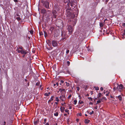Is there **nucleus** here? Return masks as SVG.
<instances>
[{
    "instance_id": "nucleus-1",
    "label": "nucleus",
    "mask_w": 125,
    "mask_h": 125,
    "mask_svg": "<svg viewBox=\"0 0 125 125\" xmlns=\"http://www.w3.org/2000/svg\"><path fill=\"white\" fill-rule=\"evenodd\" d=\"M71 10L70 8H69L66 9V15L69 18H73L75 17V15L74 14H72L70 12V10Z\"/></svg>"
},
{
    "instance_id": "nucleus-2",
    "label": "nucleus",
    "mask_w": 125,
    "mask_h": 125,
    "mask_svg": "<svg viewBox=\"0 0 125 125\" xmlns=\"http://www.w3.org/2000/svg\"><path fill=\"white\" fill-rule=\"evenodd\" d=\"M66 35V32L64 31H62L61 36L62 37V41H64L66 40L67 38V36Z\"/></svg>"
},
{
    "instance_id": "nucleus-3",
    "label": "nucleus",
    "mask_w": 125,
    "mask_h": 125,
    "mask_svg": "<svg viewBox=\"0 0 125 125\" xmlns=\"http://www.w3.org/2000/svg\"><path fill=\"white\" fill-rule=\"evenodd\" d=\"M70 4L72 8L73 9H74L75 8V9H74V10L76 11V14H78L79 11L78 9L77 8V7L76 6V5L75 4L73 5L72 4Z\"/></svg>"
},
{
    "instance_id": "nucleus-4",
    "label": "nucleus",
    "mask_w": 125,
    "mask_h": 125,
    "mask_svg": "<svg viewBox=\"0 0 125 125\" xmlns=\"http://www.w3.org/2000/svg\"><path fill=\"white\" fill-rule=\"evenodd\" d=\"M117 85H118L116 87V89H117L119 91H121L123 89H125V88L123 86L122 84H120L119 85L117 84Z\"/></svg>"
},
{
    "instance_id": "nucleus-5",
    "label": "nucleus",
    "mask_w": 125,
    "mask_h": 125,
    "mask_svg": "<svg viewBox=\"0 0 125 125\" xmlns=\"http://www.w3.org/2000/svg\"><path fill=\"white\" fill-rule=\"evenodd\" d=\"M43 3V5L45 6V7L47 9H49V3L46 1H43L42 2Z\"/></svg>"
},
{
    "instance_id": "nucleus-6",
    "label": "nucleus",
    "mask_w": 125,
    "mask_h": 125,
    "mask_svg": "<svg viewBox=\"0 0 125 125\" xmlns=\"http://www.w3.org/2000/svg\"><path fill=\"white\" fill-rule=\"evenodd\" d=\"M34 73V72L32 71V75L33 76V77L34 79V81L32 82V83H33L34 82L35 83L36 81H37V80L38 79L37 77L36 76L35 74Z\"/></svg>"
},
{
    "instance_id": "nucleus-7",
    "label": "nucleus",
    "mask_w": 125,
    "mask_h": 125,
    "mask_svg": "<svg viewBox=\"0 0 125 125\" xmlns=\"http://www.w3.org/2000/svg\"><path fill=\"white\" fill-rule=\"evenodd\" d=\"M52 46L53 47H56L58 46V42L56 40H52Z\"/></svg>"
},
{
    "instance_id": "nucleus-8",
    "label": "nucleus",
    "mask_w": 125,
    "mask_h": 125,
    "mask_svg": "<svg viewBox=\"0 0 125 125\" xmlns=\"http://www.w3.org/2000/svg\"><path fill=\"white\" fill-rule=\"evenodd\" d=\"M68 30L69 32V33L71 34L73 31V29L72 26L69 25L68 26Z\"/></svg>"
},
{
    "instance_id": "nucleus-9",
    "label": "nucleus",
    "mask_w": 125,
    "mask_h": 125,
    "mask_svg": "<svg viewBox=\"0 0 125 125\" xmlns=\"http://www.w3.org/2000/svg\"><path fill=\"white\" fill-rule=\"evenodd\" d=\"M60 98L62 101H64L65 99V96L63 95H62L61 96H60Z\"/></svg>"
},
{
    "instance_id": "nucleus-10",
    "label": "nucleus",
    "mask_w": 125,
    "mask_h": 125,
    "mask_svg": "<svg viewBox=\"0 0 125 125\" xmlns=\"http://www.w3.org/2000/svg\"><path fill=\"white\" fill-rule=\"evenodd\" d=\"M33 92L32 94L33 95V96H34V95L35 94H38V93H37L36 89H34V90L33 91Z\"/></svg>"
},
{
    "instance_id": "nucleus-11",
    "label": "nucleus",
    "mask_w": 125,
    "mask_h": 125,
    "mask_svg": "<svg viewBox=\"0 0 125 125\" xmlns=\"http://www.w3.org/2000/svg\"><path fill=\"white\" fill-rule=\"evenodd\" d=\"M52 14L53 15V16L55 18H56V15L57 13L56 11L55 10H52Z\"/></svg>"
},
{
    "instance_id": "nucleus-12",
    "label": "nucleus",
    "mask_w": 125,
    "mask_h": 125,
    "mask_svg": "<svg viewBox=\"0 0 125 125\" xmlns=\"http://www.w3.org/2000/svg\"><path fill=\"white\" fill-rule=\"evenodd\" d=\"M47 11H48V12H49L50 10H48L47 11L45 9H42L41 10V11L42 13L43 14H44L46 13L47 12Z\"/></svg>"
},
{
    "instance_id": "nucleus-13",
    "label": "nucleus",
    "mask_w": 125,
    "mask_h": 125,
    "mask_svg": "<svg viewBox=\"0 0 125 125\" xmlns=\"http://www.w3.org/2000/svg\"><path fill=\"white\" fill-rule=\"evenodd\" d=\"M35 83H36V86H38L40 84V81H38V79L37 80V81H36V82Z\"/></svg>"
},
{
    "instance_id": "nucleus-14",
    "label": "nucleus",
    "mask_w": 125,
    "mask_h": 125,
    "mask_svg": "<svg viewBox=\"0 0 125 125\" xmlns=\"http://www.w3.org/2000/svg\"><path fill=\"white\" fill-rule=\"evenodd\" d=\"M64 73H69V74H70V72L68 70H67V69H66L65 70H64Z\"/></svg>"
},
{
    "instance_id": "nucleus-15",
    "label": "nucleus",
    "mask_w": 125,
    "mask_h": 125,
    "mask_svg": "<svg viewBox=\"0 0 125 125\" xmlns=\"http://www.w3.org/2000/svg\"><path fill=\"white\" fill-rule=\"evenodd\" d=\"M21 53L22 54H24V55L26 54L27 53L26 52L23 50H21Z\"/></svg>"
},
{
    "instance_id": "nucleus-16",
    "label": "nucleus",
    "mask_w": 125,
    "mask_h": 125,
    "mask_svg": "<svg viewBox=\"0 0 125 125\" xmlns=\"http://www.w3.org/2000/svg\"><path fill=\"white\" fill-rule=\"evenodd\" d=\"M90 121V120H88L87 119H85L84 122L85 124H87L89 123Z\"/></svg>"
},
{
    "instance_id": "nucleus-17",
    "label": "nucleus",
    "mask_w": 125,
    "mask_h": 125,
    "mask_svg": "<svg viewBox=\"0 0 125 125\" xmlns=\"http://www.w3.org/2000/svg\"><path fill=\"white\" fill-rule=\"evenodd\" d=\"M103 95L101 93H99L98 95V97H97V98L99 99Z\"/></svg>"
},
{
    "instance_id": "nucleus-18",
    "label": "nucleus",
    "mask_w": 125,
    "mask_h": 125,
    "mask_svg": "<svg viewBox=\"0 0 125 125\" xmlns=\"http://www.w3.org/2000/svg\"><path fill=\"white\" fill-rule=\"evenodd\" d=\"M65 109V108L64 107H62L61 106L60 107V109L61 111V112H63L64 111V110Z\"/></svg>"
},
{
    "instance_id": "nucleus-19",
    "label": "nucleus",
    "mask_w": 125,
    "mask_h": 125,
    "mask_svg": "<svg viewBox=\"0 0 125 125\" xmlns=\"http://www.w3.org/2000/svg\"><path fill=\"white\" fill-rule=\"evenodd\" d=\"M76 1L75 0H72L71 1H70V4H72L73 3H75V4H76Z\"/></svg>"
},
{
    "instance_id": "nucleus-20",
    "label": "nucleus",
    "mask_w": 125,
    "mask_h": 125,
    "mask_svg": "<svg viewBox=\"0 0 125 125\" xmlns=\"http://www.w3.org/2000/svg\"><path fill=\"white\" fill-rule=\"evenodd\" d=\"M105 24V23L104 22L103 23L101 22L100 23V26L101 27H102L103 26V25Z\"/></svg>"
},
{
    "instance_id": "nucleus-21",
    "label": "nucleus",
    "mask_w": 125,
    "mask_h": 125,
    "mask_svg": "<svg viewBox=\"0 0 125 125\" xmlns=\"http://www.w3.org/2000/svg\"><path fill=\"white\" fill-rule=\"evenodd\" d=\"M53 96H52L50 99L48 101V103H50L51 101H52L53 100Z\"/></svg>"
},
{
    "instance_id": "nucleus-22",
    "label": "nucleus",
    "mask_w": 125,
    "mask_h": 125,
    "mask_svg": "<svg viewBox=\"0 0 125 125\" xmlns=\"http://www.w3.org/2000/svg\"><path fill=\"white\" fill-rule=\"evenodd\" d=\"M122 33V35L123 36L122 38L123 39L124 37L125 38V37H124V36L125 35V29L124 30V32H123Z\"/></svg>"
},
{
    "instance_id": "nucleus-23",
    "label": "nucleus",
    "mask_w": 125,
    "mask_h": 125,
    "mask_svg": "<svg viewBox=\"0 0 125 125\" xmlns=\"http://www.w3.org/2000/svg\"><path fill=\"white\" fill-rule=\"evenodd\" d=\"M63 0V2L64 3H67L68 1L70 2V0Z\"/></svg>"
},
{
    "instance_id": "nucleus-24",
    "label": "nucleus",
    "mask_w": 125,
    "mask_h": 125,
    "mask_svg": "<svg viewBox=\"0 0 125 125\" xmlns=\"http://www.w3.org/2000/svg\"><path fill=\"white\" fill-rule=\"evenodd\" d=\"M118 98L119 99L120 101L122 100V97L120 95H119L118 96Z\"/></svg>"
},
{
    "instance_id": "nucleus-25",
    "label": "nucleus",
    "mask_w": 125,
    "mask_h": 125,
    "mask_svg": "<svg viewBox=\"0 0 125 125\" xmlns=\"http://www.w3.org/2000/svg\"><path fill=\"white\" fill-rule=\"evenodd\" d=\"M55 9L57 10L58 11L60 9V8H59V6H57L55 8Z\"/></svg>"
},
{
    "instance_id": "nucleus-26",
    "label": "nucleus",
    "mask_w": 125,
    "mask_h": 125,
    "mask_svg": "<svg viewBox=\"0 0 125 125\" xmlns=\"http://www.w3.org/2000/svg\"><path fill=\"white\" fill-rule=\"evenodd\" d=\"M51 93L50 92H49L48 93H46L45 94V95L47 96H48Z\"/></svg>"
},
{
    "instance_id": "nucleus-27",
    "label": "nucleus",
    "mask_w": 125,
    "mask_h": 125,
    "mask_svg": "<svg viewBox=\"0 0 125 125\" xmlns=\"http://www.w3.org/2000/svg\"><path fill=\"white\" fill-rule=\"evenodd\" d=\"M59 91H60L61 92L65 91V89H61V88H60L59 89Z\"/></svg>"
},
{
    "instance_id": "nucleus-28",
    "label": "nucleus",
    "mask_w": 125,
    "mask_h": 125,
    "mask_svg": "<svg viewBox=\"0 0 125 125\" xmlns=\"http://www.w3.org/2000/svg\"><path fill=\"white\" fill-rule=\"evenodd\" d=\"M99 99L101 100H107L106 98L105 97H103L101 99Z\"/></svg>"
},
{
    "instance_id": "nucleus-29",
    "label": "nucleus",
    "mask_w": 125,
    "mask_h": 125,
    "mask_svg": "<svg viewBox=\"0 0 125 125\" xmlns=\"http://www.w3.org/2000/svg\"><path fill=\"white\" fill-rule=\"evenodd\" d=\"M54 116H57L58 115V112H56L54 114Z\"/></svg>"
},
{
    "instance_id": "nucleus-30",
    "label": "nucleus",
    "mask_w": 125,
    "mask_h": 125,
    "mask_svg": "<svg viewBox=\"0 0 125 125\" xmlns=\"http://www.w3.org/2000/svg\"><path fill=\"white\" fill-rule=\"evenodd\" d=\"M94 88H95V89L96 90H98L99 89V87H94Z\"/></svg>"
},
{
    "instance_id": "nucleus-31",
    "label": "nucleus",
    "mask_w": 125,
    "mask_h": 125,
    "mask_svg": "<svg viewBox=\"0 0 125 125\" xmlns=\"http://www.w3.org/2000/svg\"><path fill=\"white\" fill-rule=\"evenodd\" d=\"M32 58H37V55H33L32 56Z\"/></svg>"
},
{
    "instance_id": "nucleus-32",
    "label": "nucleus",
    "mask_w": 125,
    "mask_h": 125,
    "mask_svg": "<svg viewBox=\"0 0 125 125\" xmlns=\"http://www.w3.org/2000/svg\"><path fill=\"white\" fill-rule=\"evenodd\" d=\"M44 36L45 37H47V33H46V32L44 31Z\"/></svg>"
},
{
    "instance_id": "nucleus-33",
    "label": "nucleus",
    "mask_w": 125,
    "mask_h": 125,
    "mask_svg": "<svg viewBox=\"0 0 125 125\" xmlns=\"http://www.w3.org/2000/svg\"><path fill=\"white\" fill-rule=\"evenodd\" d=\"M65 83L66 84V85L67 86H69V83H67L66 82L65 83H64V84H65Z\"/></svg>"
},
{
    "instance_id": "nucleus-34",
    "label": "nucleus",
    "mask_w": 125,
    "mask_h": 125,
    "mask_svg": "<svg viewBox=\"0 0 125 125\" xmlns=\"http://www.w3.org/2000/svg\"><path fill=\"white\" fill-rule=\"evenodd\" d=\"M77 100H74V104H76L77 103Z\"/></svg>"
},
{
    "instance_id": "nucleus-35",
    "label": "nucleus",
    "mask_w": 125,
    "mask_h": 125,
    "mask_svg": "<svg viewBox=\"0 0 125 125\" xmlns=\"http://www.w3.org/2000/svg\"><path fill=\"white\" fill-rule=\"evenodd\" d=\"M16 19L18 21H20L21 20V18L19 17L17 18Z\"/></svg>"
},
{
    "instance_id": "nucleus-36",
    "label": "nucleus",
    "mask_w": 125,
    "mask_h": 125,
    "mask_svg": "<svg viewBox=\"0 0 125 125\" xmlns=\"http://www.w3.org/2000/svg\"><path fill=\"white\" fill-rule=\"evenodd\" d=\"M94 112L93 111H92L91 112H90L89 113V114H90V115H92V114H93L94 113Z\"/></svg>"
},
{
    "instance_id": "nucleus-37",
    "label": "nucleus",
    "mask_w": 125,
    "mask_h": 125,
    "mask_svg": "<svg viewBox=\"0 0 125 125\" xmlns=\"http://www.w3.org/2000/svg\"><path fill=\"white\" fill-rule=\"evenodd\" d=\"M32 36L34 35V33L35 34V32L33 31L32 29Z\"/></svg>"
},
{
    "instance_id": "nucleus-38",
    "label": "nucleus",
    "mask_w": 125,
    "mask_h": 125,
    "mask_svg": "<svg viewBox=\"0 0 125 125\" xmlns=\"http://www.w3.org/2000/svg\"><path fill=\"white\" fill-rule=\"evenodd\" d=\"M67 64H68V66H69L70 64V62L69 61H68L67 62Z\"/></svg>"
},
{
    "instance_id": "nucleus-39",
    "label": "nucleus",
    "mask_w": 125,
    "mask_h": 125,
    "mask_svg": "<svg viewBox=\"0 0 125 125\" xmlns=\"http://www.w3.org/2000/svg\"><path fill=\"white\" fill-rule=\"evenodd\" d=\"M58 97H56V101L57 102H58L59 101V99H58Z\"/></svg>"
},
{
    "instance_id": "nucleus-40",
    "label": "nucleus",
    "mask_w": 125,
    "mask_h": 125,
    "mask_svg": "<svg viewBox=\"0 0 125 125\" xmlns=\"http://www.w3.org/2000/svg\"><path fill=\"white\" fill-rule=\"evenodd\" d=\"M99 100H98V101H97V103H101V101H100V100L99 99Z\"/></svg>"
},
{
    "instance_id": "nucleus-41",
    "label": "nucleus",
    "mask_w": 125,
    "mask_h": 125,
    "mask_svg": "<svg viewBox=\"0 0 125 125\" xmlns=\"http://www.w3.org/2000/svg\"><path fill=\"white\" fill-rule=\"evenodd\" d=\"M40 36H42L43 35V34L42 32H40Z\"/></svg>"
},
{
    "instance_id": "nucleus-42",
    "label": "nucleus",
    "mask_w": 125,
    "mask_h": 125,
    "mask_svg": "<svg viewBox=\"0 0 125 125\" xmlns=\"http://www.w3.org/2000/svg\"><path fill=\"white\" fill-rule=\"evenodd\" d=\"M69 50H67L66 51V54H68L69 52Z\"/></svg>"
},
{
    "instance_id": "nucleus-43",
    "label": "nucleus",
    "mask_w": 125,
    "mask_h": 125,
    "mask_svg": "<svg viewBox=\"0 0 125 125\" xmlns=\"http://www.w3.org/2000/svg\"><path fill=\"white\" fill-rule=\"evenodd\" d=\"M77 90L78 91H79L80 90V88L79 87H77Z\"/></svg>"
},
{
    "instance_id": "nucleus-44",
    "label": "nucleus",
    "mask_w": 125,
    "mask_h": 125,
    "mask_svg": "<svg viewBox=\"0 0 125 125\" xmlns=\"http://www.w3.org/2000/svg\"><path fill=\"white\" fill-rule=\"evenodd\" d=\"M38 122V121H35L34 122V124L35 125Z\"/></svg>"
},
{
    "instance_id": "nucleus-45",
    "label": "nucleus",
    "mask_w": 125,
    "mask_h": 125,
    "mask_svg": "<svg viewBox=\"0 0 125 125\" xmlns=\"http://www.w3.org/2000/svg\"><path fill=\"white\" fill-rule=\"evenodd\" d=\"M88 98L89 99H90L92 101L93 100L92 98L91 97H88Z\"/></svg>"
},
{
    "instance_id": "nucleus-46",
    "label": "nucleus",
    "mask_w": 125,
    "mask_h": 125,
    "mask_svg": "<svg viewBox=\"0 0 125 125\" xmlns=\"http://www.w3.org/2000/svg\"><path fill=\"white\" fill-rule=\"evenodd\" d=\"M2 89V86L0 85V90H1Z\"/></svg>"
},
{
    "instance_id": "nucleus-47",
    "label": "nucleus",
    "mask_w": 125,
    "mask_h": 125,
    "mask_svg": "<svg viewBox=\"0 0 125 125\" xmlns=\"http://www.w3.org/2000/svg\"><path fill=\"white\" fill-rule=\"evenodd\" d=\"M79 103H80V104H83V101H82L81 102H80V101L79 102Z\"/></svg>"
},
{
    "instance_id": "nucleus-48",
    "label": "nucleus",
    "mask_w": 125,
    "mask_h": 125,
    "mask_svg": "<svg viewBox=\"0 0 125 125\" xmlns=\"http://www.w3.org/2000/svg\"><path fill=\"white\" fill-rule=\"evenodd\" d=\"M35 50L34 49H33L32 50V52L33 53H35Z\"/></svg>"
},
{
    "instance_id": "nucleus-49",
    "label": "nucleus",
    "mask_w": 125,
    "mask_h": 125,
    "mask_svg": "<svg viewBox=\"0 0 125 125\" xmlns=\"http://www.w3.org/2000/svg\"><path fill=\"white\" fill-rule=\"evenodd\" d=\"M22 47L21 46L19 47L18 48V49H22Z\"/></svg>"
},
{
    "instance_id": "nucleus-50",
    "label": "nucleus",
    "mask_w": 125,
    "mask_h": 125,
    "mask_svg": "<svg viewBox=\"0 0 125 125\" xmlns=\"http://www.w3.org/2000/svg\"><path fill=\"white\" fill-rule=\"evenodd\" d=\"M71 96H72V95H71H71H69L68 96V98L69 99L71 97Z\"/></svg>"
},
{
    "instance_id": "nucleus-51",
    "label": "nucleus",
    "mask_w": 125,
    "mask_h": 125,
    "mask_svg": "<svg viewBox=\"0 0 125 125\" xmlns=\"http://www.w3.org/2000/svg\"><path fill=\"white\" fill-rule=\"evenodd\" d=\"M69 110L67 109H66L65 110V111L66 112H68L69 111Z\"/></svg>"
},
{
    "instance_id": "nucleus-52",
    "label": "nucleus",
    "mask_w": 125,
    "mask_h": 125,
    "mask_svg": "<svg viewBox=\"0 0 125 125\" xmlns=\"http://www.w3.org/2000/svg\"><path fill=\"white\" fill-rule=\"evenodd\" d=\"M18 53H21V50H18Z\"/></svg>"
},
{
    "instance_id": "nucleus-53",
    "label": "nucleus",
    "mask_w": 125,
    "mask_h": 125,
    "mask_svg": "<svg viewBox=\"0 0 125 125\" xmlns=\"http://www.w3.org/2000/svg\"><path fill=\"white\" fill-rule=\"evenodd\" d=\"M70 4V2H69V1L68 3L67 4V5L68 6H69V4Z\"/></svg>"
},
{
    "instance_id": "nucleus-54",
    "label": "nucleus",
    "mask_w": 125,
    "mask_h": 125,
    "mask_svg": "<svg viewBox=\"0 0 125 125\" xmlns=\"http://www.w3.org/2000/svg\"><path fill=\"white\" fill-rule=\"evenodd\" d=\"M100 90L101 91H103V88L102 87H101V88H100Z\"/></svg>"
},
{
    "instance_id": "nucleus-55",
    "label": "nucleus",
    "mask_w": 125,
    "mask_h": 125,
    "mask_svg": "<svg viewBox=\"0 0 125 125\" xmlns=\"http://www.w3.org/2000/svg\"><path fill=\"white\" fill-rule=\"evenodd\" d=\"M94 109H97L98 108V106H96L95 107H94Z\"/></svg>"
},
{
    "instance_id": "nucleus-56",
    "label": "nucleus",
    "mask_w": 125,
    "mask_h": 125,
    "mask_svg": "<svg viewBox=\"0 0 125 125\" xmlns=\"http://www.w3.org/2000/svg\"><path fill=\"white\" fill-rule=\"evenodd\" d=\"M109 93V92H108V93L107 94H106V96H108V94Z\"/></svg>"
},
{
    "instance_id": "nucleus-57",
    "label": "nucleus",
    "mask_w": 125,
    "mask_h": 125,
    "mask_svg": "<svg viewBox=\"0 0 125 125\" xmlns=\"http://www.w3.org/2000/svg\"><path fill=\"white\" fill-rule=\"evenodd\" d=\"M79 119H76V121H77V122H78L79 121Z\"/></svg>"
},
{
    "instance_id": "nucleus-58",
    "label": "nucleus",
    "mask_w": 125,
    "mask_h": 125,
    "mask_svg": "<svg viewBox=\"0 0 125 125\" xmlns=\"http://www.w3.org/2000/svg\"><path fill=\"white\" fill-rule=\"evenodd\" d=\"M61 83H63L64 82V81L62 80H61Z\"/></svg>"
},
{
    "instance_id": "nucleus-59",
    "label": "nucleus",
    "mask_w": 125,
    "mask_h": 125,
    "mask_svg": "<svg viewBox=\"0 0 125 125\" xmlns=\"http://www.w3.org/2000/svg\"><path fill=\"white\" fill-rule=\"evenodd\" d=\"M79 115L80 116H81L82 115V114L81 113H79Z\"/></svg>"
},
{
    "instance_id": "nucleus-60",
    "label": "nucleus",
    "mask_w": 125,
    "mask_h": 125,
    "mask_svg": "<svg viewBox=\"0 0 125 125\" xmlns=\"http://www.w3.org/2000/svg\"><path fill=\"white\" fill-rule=\"evenodd\" d=\"M123 26H125V23H124L123 24Z\"/></svg>"
},
{
    "instance_id": "nucleus-61",
    "label": "nucleus",
    "mask_w": 125,
    "mask_h": 125,
    "mask_svg": "<svg viewBox=\"0 0 125 125\" xmlns=\"http://www.w3.org/2000/svg\"><path fill=\"white\" fill-rule=\"evenodd\" d=\"M46 119H44V121L45 122L44 123H46Z\"/></svg>"
},
{
    "instance_id": "nucleus-62",
    "label": "nucleus",
    "mask_w": 125,
    "mask_h": 125,
    "mask_svg": "<svg viewBox=\"0 0 125 125\" xmlns=\"http://www.w3.org/2000/svg\"><path fill=\"white\" fill-rule=\"evenodd\" d=\"M113 90L114 91H115V87H114L113 88Z\"/></svg>"
},
{
    "instance_id": "nucleus-63",
    "label": "nucleus",
    "mask_w": 125,
    "mask_h": 125,
    "mask_svg": "<svg viewBox=\"0 0 125 125\" xmlns=\"http://www.w3.org/2000/svg\"><path fill=\"white\" fill-rule=\"evenodd\" d=\"M45 125H49V124L48 123H47Z\"/></svg>"
},
{
    "instance_id": "nucleus-64",
    "label": "nucleus",
    "mask_w": 125,
    "mask_h": 125,
    "mask_svg": "<svg viewBox=\"0 0 125 125\" xmlns=\"http://www.w3.org/2000/svg\"><path fill=\"white\" fill-rule=\"evenodd\" d=\"M72 108V107L71 106H70L69 107V109H71Z\"/></svg>"
}]
</instances>
